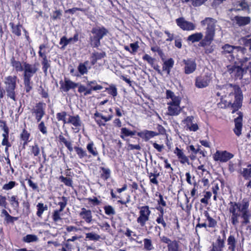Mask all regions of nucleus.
<instances>
[{
  "label": "nucleus",
  "instance_id": "1",
  "mask_svg": "<svg viewBox=\"0 0 251 251\" xmlns=\"http://www.w3.org/2000/svg\"><path fill=\"white\" fill-rule=\"evenodd\" d=\"M216 95L221 97V102L224 107L231 106L233 108L232 113L237 111L242 105L243 95L240 87L236 85L228 83L222 86H217Z\"/></svg>",
  "mask_w": 251,
  "mask_h": 251
},
{
  "label": "nucleus",
  "instance_id": "2",
  "mask_svg": "<svg viewBox=\"0 0 251 251\" xmlns=\"http://www.w3.org/2000/svg\"><path fill=\"white\" fill-rule=\"evenodd\" d=\"M249 200L247 198L243 199L240 202L230 201L228 203V210L230 214V220L233 226L239 223V219L243 213L249 209Z\"/></svg>",
  "mask_w": 251,
  "mask_h": 251
},
{
  "label": "nucleus",
  "instance_id": "3",
  "mask_svg": "<svg viewBox=\"0 0 251 251\" xmlns=\"http://www.w3.org/2000/svg\"><path fill=\"white\" fill-rule=\"evenodd\" d=\"M167 102V114L171 116H177L181 113L182 108L180 106L181 98L176 96L171 90H167L166 92Z\"/></svg>",
  "mask_w": 251,
  "mask_h": 251
},
{
  "label": "nucleus",
  "instance_id": "4",
  "mask_svg": "<svg viewBox=\"0 0 251 251\" xmlns=\"http://www.w3.org/2000/svg\"><path fill=\"white\" fill-rule=\"evenodd\" d=\"M18 78L15 75H9L4 78V91L6 93V96L8 98L14 101L17 100V89L18 87L17 81Z\"/></svg>",
  "mask_w": 251,
  "mask_h": 251
},
{
  "label": "nucleus",
  "instance_id": "5",
  "mask_svg": "<svg viewBox=\"0 0 251 251\" xmlns=\"http://www.w3.org/2000/svg\"><path fill=\"white\" fill-rule=\"evenodd\" d=\"M223 52L225 54H229V60L236 63V60H239L240 57L245 54L247 50L246 47L243 48L239 46H233L229 44H226L222 47Z\"/></svg>",
  "mask_w": 251,
  "mask_h": 251
},
{
  "label": "nucleus",
  "instance_id": "6",
  "mask_svg": "<svg viewBox=\"0 0 251 251\" xmlns=\"http://www.w3.org/2000/svg\"><path fill=\"white\" fill-rule=\"evenodd\" d=\"M92 33L94 35L90 38L91 45L94 48L98 47L100 40L107 34L108 30L104 27H96L92 28Z\"/></svg>",
  "mask_w": 251,
  "mask_h": 251
},
{
  "label": "nucleus",
  "instance_id": "7",
  "mask_svg": "<svg viewBox=\"0 0 251 251\" xmlns=\"http://www.w3.org/2000/svg\"><path fill=\"white\" fill-rule=\"evenodd\" d=\"M138 208L139 209V216L136 221L140 226L144 227L150 220L151 211L148 205L139 206Z\"/></svg>",
  "mask_w": 251,
  "mask_h": 251
},
{
  "label": "nucleus",
  "instance_id": "8",
  "mask_svg": "<svg viewBox=\"0 0 251 251\" xmlns=\"http://www.w3.org/2000/svg\"><path fill=\"white\" fill-rule=\"evenodd\" d=\"M198 118L194 115L185 117L181 121L184 128L190 131L196 132L199 129Z\"/></svg>",
  "mask_w": 251,
  "mask_h": 251
},
{
  "label": "nucleus",
  "instance_id": "9",
  "mask_svg": "<svg viewBox=\"0 0 251 251\" xmlns=\"http://www.w3.org/2000/svg\"><path fill=\"white\" fill-rule=\"evenodd\" d=\"M45 44H41L39 46V50L38 51L39 56L42 58L41 65L42 66V70L45 75H47L48 70L50 67V60H48L46 52L43 50V49L46 48Z\"/></svg>",
  "mask_w": 251,
  "mask_h": 251
},
{
  "label": "nucleus",
  "instance_id": "10",
  "mask_svg": "<svg viewBox=\"0 0 251 251\" xmlns=\"http://www.w3.org/2000/svg\"><path fill=\"white\" fill-rule=\"evenodd\" d=\"M217 21L212 18H205L201 22L202 26H207L205 34L214 37L215 34V26Z\"/></svg>",
  "mask_w": 251,
  "mask_h": 251
},
{
  "label": "nucleus",
  "instance_id": "11",
  "mask_svg": "<svg viewBox=\"0 0 251 251\" xmlns=\"http://www.w3.org/2000/svg\"><path fill=\"white\" fill-rule=\"evenodd\" d=\"M227 72L230 75L231 77L237 79H241L243 75L246 74L241 65H229L227 66Z\"/></svg>",
  "mask_w": 251,
  "mask_h": 251
},
{
  "label": "nucleus",
  "instance_id": "12",
  "mask_svg": "<svg viewBox=\"0 0 251 251\" xmlns=\"http://www.w3.org/2000/svg\"><path fill=\"white\" fill-rule=\"evenodd\" d=\"M46 103L39 102L35 104L31 112L34 115L37 122H39L45 115Z\"/></svg>",
  "mask_w": 251,
  "mask_h": 251
},
{
  "label": "nucleus",
  "instance_id": "13",
  "mask_svg": "<svg viewBox=\"0 0 251 251\" xmlns=\"http://www.w3.org/2000/svg\"><path fill=\"white\" fill-rule=\"evenodd\" d=\"M233 154L227 151H217L213 155V159L216 161L226 162L233 158Z\"/></svg>",
  "mask_w": 251,
  "mask_h": 251
},
{
  "label": "nucleus",
  "instance_id": "14",
  "mask_svg": "<svg viewBox=\"0 0 251 251\" xmlns=\"http://www.w3.org/2000/svg\"><path fill=\"white\" fill-rule=\"evenodd\" d=\"M9 63L13 70L16 72H22L24 70V62L20 61L19 57L16 56L13 53L10 57Z\"/></svg>",
  "mask_w": 251,
  "mask_h": 251
},
{
  "label": "nucleus",
  "instance_id": "15",
  "mask_svg": "<svg viewBox=\"0 0 251 251\" xmlns=\"http://www.w3.org/2000/svg\"><path fill=\"white\" fill-rule=\"evenodd\" d=\"M177 25L182 30L186 31L194 30L196 29V25L191 22L186 21L184 18L176 19Z\"/></svg>",
  "mask_w": 251,
  "mask_h": 251
},
{
  "label": "nucleus",
  "instance_id": "16",
  "mask_svg": "<svg viewBox=\"0 0 251 251\" xmlns=\"http://www.w3.org/2000/svg\"><path fill=\"white\" fill-rule=\"evenodd\" d=\"M211 80L209 75H203L198 76L195 80V86L198 88H203L208 86Z\"/></svg>",
  "mask_w": 251,
  "mask_h": 251
},
{
  "label": "nucleus",
  "instance_id": "17",
  "mask_svg": "<svg viewBox=\"0 0 251 251\" xmlns=\"http://www.w3.org/2000/svg\"><path fill=\"white\" fill-rule=\"evenodd\" d=\"M184 73L187 75L193 73L196 69L197 64L195 61L191 59H184Z\"/></svg>",
  "mask_w": 251,
  "mask_h": 251
},
{
  "label": "nucleus",
  "instance_id": "18",
  "mask_svg": "<svg viewBox=\"0 0 251 251\" xmlns=\"http://www.w3.org/2000/svg\"><path fill=\"white\" fill-rule=\"evenodd\" d=\"M174 153L176 155L181 164L190 165L189 157L185 154L183 150L176 147L174 151Z\"/></svg>",
  "mask_w": 251,
  "mask_h": 251
},
{
  "label": "nucleus",
  "instance_id": "19",
  "mask_svg": "<svg viewBox=\"0 0 251 251\" xmlns=\"http://www.w3.org/2000/svg\"><path fill=\"white\" fill-rule=\"evenodd\" d=\"M174 153L176 155L181 164L190 165L189 157L185 154L183 150L176 147L174 151Z\"/></svg>",
  "mask_w": 251,
  "mask_h": 251
},
{
  "label": "nucleus",
  "instance_id": "20",
  "mask_svg": "<svg viewBox=\"0 0 251 251\" xmlns=\"http://www.w3.org/2000/svg\"><path fill=\"white\" fill-rule=\"evenodd\" d=\"M174 153L176 155L181 164L190 165L189 157L185 154L183 150L176 147L174 151Z\"/></svg>",
  "mask_w": 251,
  "mask_h": 251
},
{
  "label": "nucleus",
  "instance_id": "21",
  "mask_svg": "<svg viewBox=\"0 0 251 251\" xmlns=\"http://www.w3.org/2000/svg\"><path fill=\"white\" fill-rule=\"evenodd\" d=\"M112 115H109L107 117L103 116L102 114L96 112L94 114V118L97 124L100 126H104L105 123L108 122L112 118Z\"/></svg>",
  "mask_w": 251,
  "mask_h": 251
},
{
  "label": "nucleus",
  "instance_id": "22",
  "mask_svg": "<svg viewBox=\"0 0 251 251\" xmlns=\"http://www.w3.org/2000/svg\"><path fill=\"white\" fill-rule=\"evenodd\" d=\"M38 65L39 64L38 63L31 64L27 62H24V70H23V72L35 75L39 70Z\"/></svg>",
  "mask_w": 251,
  "mask_h": 251
},
{
  "label": "nucleus",
  "instance_id": "23",
  "mask_svg": "<svg viewBox=\"0 0 251 251\" xmlns=\"http://www.w3.org/2000/svg\"><path fill=\"white\" fill-rule=\"evenodd\" d=\"M87 85L88 87H90V89L88 90L86 89V91L84 93L85 95L91 94L92 91H96L98 90H100L103 88L102 86L97 84L96 80L88 81L87 82Z\"/></svg>",
  "mask_w": 251,
  "mask_h": 251
},
{
  "label": "nucleus",
  "instance_id": "24",
  "mask_svg": "<svg viewBox=\"0 0 251 251\" xmlns=\"http://www.w3.org/2000/svg\"><path fill=\"white\" fill-rule=\"evenodd\" d=\"M137 134L138 136L144 139L145 141H147L150 139L158 135V133L153 131L144 130L141 132H138Z\"/></svg>",
  "mask_w": 251,
  "mask_h": 251
},
{
  "label": "nucleus",
  "instance_id": "25",
  "mask_svg": "<svg viewBox=\"0 0 251 251\" xmlns=\"http://www.w3.org/2000/svg\"><path fill=\"white\" fill-rule=\"evenodd\" d=\"M79 215L81 218L84 220L87 223H90L92 221V212L89 209L82 207Z\"/></svg>",
  "mask_w": 251,
  "mask_h": 251
},
{
  "label": "nucleus",
  "instance_id": "26",
  "mask_svg": "<svg viewBox=\"0 0 251 251\" xmlns=\"http://www.w3.org/2000/svg\"><path fill=\"white\" fill-rule=\"evenodd\" d=\"M9 133H2V140L1 141V145L5 146L4 151L6 154L9 155V148L11 147L12 143L9 140Z\"/></svg>",
  "mask_w": 251,
  "mask_h": 251
},
{
  "label": "nucleus",
  "instance_id": "27",
  "mask_svg": "<svg viewBox=\"0 0 251 251\" xmlns=\"http://www.w3.org/2000/svg\"><path fill=\"white\" fill-rule=\"evenodd\" d=\"M9 25L11 28V31L13 34L14 35L20 37L22 35V29L24 27L22 25L20 24L19 22L18 24H15L13 22H10Z\"/></svg>",
  "mask_w": 251,
  "mask_h": 251
},
{
  "label": "nucleus",
  "instance_id": "28",
  "mask_svg": "<svg viewBox=\"0 0 251 251\" xmlns=\"http://www.w3.org/2000/svg\"><path fill=\"white\" fill-rule=\"evenodd\" d=\"M225 247V241L219 236L215 243L212 244V248L209 251H223Z\"/></svg>",
  "mask_w": 251,
  "mask_h": 251
},
{
  "label": "nucleus",
  "instance_id": "29",
  "mask_svg": "<svg viewBox=\"0 0 251 251\" xmlns=\"http://www.w3.org/2000/svg\"><path fill=\"white\" fill-rule=\"evenodd\" d=\"M235 128H234V132L235 134L239 136L241 134L242 129V115L240 114L239 116L235 118L234 120Z\"/></svg>",
  "mask_w": 251,
  "mask_h": 251
},
{
  "label": "nucleus",
  "instance_id": "30",
  "mask_svg": "<svg viewBox=\"0 0 251 251\" xmlns=\"http://www.w3.org/2000/svg\"><path fill=\"white\" fill-rule=\"evenodd\" d=\"M30 136V133L25 128H24L20 135V139L23 141V149H25L26 146L30 141L29 140Z\"/></svg>",
  "mask_w": 251,
  "mask_h": 251
},
{
  "label": "nucleus",
  "instance_id": "31",
  "mask_svg": "<svg viewBox=\"0 0 251 251\" xmlns=\"http://www.w3.org/2000/svg\"><path fill=\"white\" fill-rule=\"evenodd\" d=\"M59 204L60 205V209L54 210L52 216V220L56 224H58L59 223L62 222L60 212L63 210V201L59 202Z\"/></svg>",
  "mask_w": 251,
  "mask_h": 251
},
{
  "label": "nucleus",
  "instance_id": "32",
  "mask_svg": "<svg viewBox=\"0 0 251 251\" xmlns=\"http://www.w3.org/2000/svg\"><path fill=\"white\" fill-rule=\"evenodd\" d=\"M231 20L239 26L246 25L250 23L251 19L249 17L235 16Z\"/></svg>",
  "mask_w": 251,
  "mask_h": 251
},
{
  "label": "nucleus",
  "instance_id": "33",
  "mask_svg": "<svg viewBox=\"0 0 251 251\" xmlns=\"http://www.w3.org/2000/svg\"><path fill=\"white\" fill-rule=\"evenodd\" d=\"M52 177L55 184L57 186H62V184H60V183L63 182V174L61 168L58 169L57 172L54 171V175Z\"/></svg>",
  "mask_w": 251,
  "mask_h": 251
},
{
  "label": "nucleus",
  "instance_id": "34",
  "mask_svg": "<svg viewBox=\"0 0 251 251\" xmlns=\"http://www.w3.org/2000/svg\"><path fill=\"white\" fill-rule=\"evenodd\" d=\"M1 214L5 217L4 220V222H5L6 224H13L15 221H16L19 219V217H13L10 215L5 209H3L1 210Z\"/></svg>",
  "mask_w": 251,
  "mask_h": 251
},
{
  "label": "nucleus",
  "instance_id": "35",
  "mask_svg": "<svg viewBox=\"0 0 251 251\" xmlns=\"http://www.w3.org/2000/svg\"><path fill=\"white\" fill-rule=\"evenodd\" d=\"M237 240L233 235H230L227 239V251H235Z\"/></svg>",
  "mask_w": 251,
  "mask_h": 251
},
{
  "label": "nucleus",
  "instance_id": "36",
  "mask_svg": "<svg viewBox=\"0 0 251 251\" xmlns=\"http://www.w3.org/2000/svg\"><path fill=\"white\" fill-rule=\"evenodd\" d=\"M174 65V60L172 58L168 59L163 63L162 67L163 71L166 72L168 75L170 74L171 70L173 67Z\"/></svg>",
  "mask_w": 251,
  "mask_h": 251
},
{
  "label": "nucleus",
  "instance_id": "37",
  "mask_svg": "<svg viewBox=\"0 0 251 251\" xmlns=\"http://www.w3.org/2000/svg\"><path fill=\"white\" fill-rule=\"evenodd\" d=\"M203 215L206 218L208 223L207 224L208 227L214 228L216 226L217 223V221L213 218L210 217L207 211H204Z\"/></svg>",
  "mask_w": 251,
  "mask_h": 251
},
{
  "label": "nucleus",
  "instance_id": "38",
  "mask_svg": "<svg viewBox=\"0 0 251 251\" xmlns=\"http://www.w3.org/2000/svg\"><path fill=\"white\" fill-rule=\"evenodd\" d=\"M30 154L34 157L40 158V149L37 143L29 146Z\"/></svg>",
  "mask_w": 251,
  "mask_h": 251
},
{
  "label": "nucleus",
  "instance_id": "39",
  "mask_svg": "<svg viewBox=\"0 0 251 251\" xmlns=\"http://www.w3.org/2000/svg\"><path fill=\"white\" fill-rule=\"evenodd\" d=\"M105 56L104 52H94L92 53L91 57V62L92 65H95L98 60L103 58Z\"/></svg>",
  "mask_w": 251,
  "mask_h": 251
},
{
  "label": "nucleus",
  "instance_id": "40",
  "mask_svg": "<svg viewBox=\"0 0 251 251\" xmlns=\"http://www.w3.org/2000/svg\"><path fill=\"white\" fill-rule=\"evenodd\" d=\"M203 34L201 32H196L189 35L187 38V41L192 43L198 42L201 41L203 37Z\"/></svg>",
  "mask_w": 251,
  "mask_h": 251
},
{
  "label": "nucleus",
  "instance_id": "41",
  "mask_svg": "<svg viewBox=\"0 0 251 251\" xmlns=\"http://www.w3.org/2000/svg\"><path fill=\"white\" fill-rule=\"evenodd\" d=\"M25 91L29 93L33 89V82L32 79L23 78Z\"/></svg>",
  "mask_w": 251,
  "mask_h": 251
},
{
  "label": "nucleus",
  "instance_id": "42",
  "mask_svg": "<svg viewBox=\"0 0 251 251\" xmlns=\"http://www.w3.org/2000/svg\"><path fill=\"white\" fill-rule=\"evenodd\" d=\"M37 212L36 215L39 218L42 217V214L45 211L48 210V206L46 204H44L43 203L39 202L37 205Z\"/></svg>",
  "mask_w": 251,
  "mask_h": 251
},
{
  "label": "nucleus",
  "instance_id": "43",
  "mask_svg": "<svg viewBox=\"0 0 251 251\" xmlns=\"http://www.w3.org/2000/svg\"><path fill=\"white\" fill-rule=\"evenodd\" d=\"M249 9V5L245 1H242L240 2L238 4H234V7L231 8L230 11L246 10Z\"/></svg>",
  "mask_w": 251,
  "mask_h": 251
},
{
  "label": "nucleus",
  "instance_id": "44",
  "mask_svg": "<svg viewBox=\"0 0 251 251\" xmlns=\"http://www.w3.org/2000/svg\"><path fill=\"white\" fill-rule=\"evenodd\" d=\"M240 173L245 179H250L251 178V164L248 165L246 168H243L241 170Z\"/></svg>",
  "mask_w": 251,
  "mask_h": 251
},
{
  "label": "nucleus",
  "instance_id": "45",
  "mask_svg": "<svg viewBox=\"0 0 251 251\" xmlns=\"http://www.w3.org/2000/svg\"><path fill=\"white\" fill-rule=\"evenodd\" d=\"M78 86V84L72 81L66 79L64 83V91H68L71 89H74Z\"/></svg>",
  "mask_w": 251,
  "mask_h": 251
},
{
  "label": "nucleus",
  "instance_id": "46",
  "mask_svg": "<svg viewBox=\"0 0 251 251\" xmlns=\"http://www.w3.org/2000/svg\"><path fill=\"white\" fill-rule=\"evenodd\" d=\"M214 37L213 36L205 34L204 37V39L200 42L199 45L200 47H204L207 45H209L211 44L212 41L214 39Z\"/></svg>",
  "mask_w": 251,
  "mask_h": 251
},
{
  "label": "nucleus",
  "instance_id": "47",
  "mask_svg": "<svg viewBox=\"0 0 251 251\" xmlns=\"http://www.w3.org/2000/svg\"><path fill=\"white\" fill-rule=\"evenodd\" d=\"M69 122L72 124L76 129L78 128L81 126V122L78 116L70 117Z\"/></svg>",
  "mask_w": 251,
  "mask_h": 251
},
{
  "label": "nucleus",
  "instance_id": "48",
  "mask_svg": "<svg viewBox=\"0 0 251 251\" xmlns=\"http://www.w3.org/2000/svg\"><path fill=\"white\" fill-rule=\"evenodd\" d=\"M11 206L14 209H18L19 208L20 202L18 197L15 195H13L11 197L9 200Z\"/></svg>",
  "mask_w": 251,
  "mask_h": 251
},
{
  "label": "nucleus",
  "instance_id": "49",
  "mask_svg": "<svg viewBox=\"0 0 251 251\" xmlns=\"http://www.w3.org/2000/svg\"><path fill=\"white\" fill-rule=\"evenodd\" d=\"M86 148L89 153L92 154L94 156L98 155V152L96 147H94V144L93 142H91L87 144Z\"/></svg>",
  "mask_w": 251,
  "mask_h": 251
},
{
  "label": "nucleus",
  "instance_id": "50",
  "mask_svg": "<svg viewBox=\"0 0 251 251\" xmlns=\"http://www.w3.org/2000/svg\"><path fill=\"white\" fill-rule=\"evenodd\" d=\"M38 239L37 236L34 234H27L23 237V241L25 243H30L36 242Z\"/></svg>",
  "mask_w": 251,
  "mask_h": 251
},
{
  "label": "nucleus",
  "instance_id": "51",
  "mask_svg": "<svg viewBox=\"0 0 251 251\" xmlns=\"http://www.w3.org/2000/svg\"><path fill=\"white\" fill-rule=\"evenodd\" d=\"M32 176H30L29 178H26L25 180L27 181L29 186L32 189V191L39 192V189L37 183L34 182L32 180Z\"/></svg>",
  "mask_w": 251,
  "mask_h": 251
},
{
  "label": "nucleus",
  "instance_id": "52",
  "mask_svg": "<svg viewBox=\"0 0 251 251\" xmlns=\"http://www.w3.org/2000/svg\"><path fill=\"white\" fill-rule=\"evenodd\" d=\"M18 185L15 181H10L7 183L4 184L2 187V189L5 191L10 190Z\"/></svg>",
  "mask_w": 251,
  "mask_h": 251
},
{
  "label": "nucleus",
  "instance_id": "53",
  "mask_svg": "<svg viewBox=\"0 0 251 251\" xmlns=\"http://www.w3.org/2000/svg\"><path fill=\"white\" fill-rule=\"evenodd\" d=\"M144 249L147 251H151L154 249L151 239L145 238L143 240Z\"/></svg>",
  "mask_w": 251,
  "mask_h": 251
},
{
  "label": "nucleus",
  "instance_id": "54",
  "mask_svg": "<svg viewBox=\"0 0 251 251\" xmlns=\"http://www.w3.org/2000/svg\"><path fill=\"white\" fill-rule=\"evenodd\" d=\"M121 134L122 135H121L120 136L122 138L124 139V136H129L134 135L135 134V132L131 131L126 127H123L121 129Z\"/></svg>",
  "mask_w": 251,
  "mask_h": 251
},
{
  "label": "nucleus",
  "instance_id": "55",
  "mask_svg": "<svg viewBox=\"0 0 251 251\" xmlns=\"http://www.w3.org/2000/svg\"><path fill=\"white\" fill-rule=\"evenodd\" d=\"M179 245L176 240H173V243L167 246V251H178Z\"/></svg>",
  "mask_w": 251,
  "mask_h": 251
},
{
  "label": "nucleus",
  "instance_id": "56",
  "mask_svg": "<svg viewBox=\"0 0 251 251\" xmlns=\"http://www.w3.org/2000/svg\"><path fill=\"white\" fill-rule=\"evenodd\" d=\"M106 90L109 94L112 95L114 97H116L118 94L117 89L113 84H111L108 88H106Z\"/></svg>",
  "mask_w": 251,
  "mask_h": 251
},
{
  "label": "nucleus",
  "instance_id": "57",
  "mask_svg": "<svg viewBox=\"0 0 251 251\" xmlns=\"http://www.w3.org/2000/svg\"><path fill=\"white\" fill-rule=\"evenodd\" d=\"M87 64L88 62H85L84 63H80L78 66V71L81 75L87 74L88 70L86 67V65Z\"/></svg>",
  "mask_w": 251,
  "mask_h": 251
},
{
  "label": "nucleus",
  "instance_id": "58",
  "mask_svg": "<svg viewBox=\"0 0 251 251\" xmlns=\"http://www.w3.org/2000/svg\"><path fill=\"white\" fill-rule=\"evenodd\" d=\"M78 40V35L75 34L73 38L67 39L64 37V47L70 43H74Z\"/></svg>",
  "mask_w": 251,
  "mask_h": 251
},
{
  "label": "nucleus",
  "instance_id": "59",
  "mask_svg": "<svg viewBox=\"0 0 251 251\" xmlns=\"http://www.w3.org/2000/svg\"><path fill=\"white\" fill-rule=\"evenodd\" d=\"M75 150L80 158H82L87 156L86 151L81 148L75 147Z\"/></svg>",
  "mask_w": 251,
  "mask_h": 251
},
{
  "label": "nucleus",
  "instance_id": "60",
  "mask_svg": "<svg viewBox=\"0 0 251 251\" xmlns=\"http://www.w3.org/2000/svg\"><path fill=\"white\" fill-rule=\"evenodd\" d=\"M101 170L102 171V173L101 174V177L104 180H106L109 178L110 176V170L108 168H106L104 167H101Z\"/></svg>",
  "mask_w": 251,
  "mask_h": 251
},
{
  "label": "nucleus",
  "instance_id": "61",
  "mask_svg": "<svg viewBox=\"0 0 251 251\" xmlns=\"http://www.w3.org/2000/svg\"><path fill=\"white\" fill-rule=\"evenodd\" d=\"M23 206V210L25 212V213L28 215L30 213V204L29 200H26L22 202Z\"/></svg>",
  "mask_w": 251,
  "mask_h": 251
},
{
  "label": "nucleus",
  "instance_id": "62",
  "mask_svg": "<svg viewBox=\"0 0 251 251\" xmlns=\"http://www.w3.org/2000/svg\"><path fill=\"white\" fill-rule=\"evenodd\" d=\"M86 238L92 241H98L100 239V236L93 232L86 234Z\"/></svg>",
  "mask_w": 251,
  "mask_h": 251
},
{
  "label": "nucleus",
  "instance_id": "63",
  "mask_svg": "<svg viewBox=\"0 0 251 251\" xmlns=\"http://www.w3.org/2000/svg\"><path fill=\"white\" fill-rule=\"evenodd\" d=\"M62 16L61 11L60 10H56L53 11L52 14L50 15V18L53 20H57L58 19H61V17Z\"/></svg>",
  "mask_w": 251,
  "mask_h": 251
},
{
  "label": "nucleus",
  "instance_id": "64",
  "mask_svg": "<svg viewBox=\"0 0 251 251\" xmlns=\"http://www.w3.org/2000/svg\"><path fill=\"white\" fill-rule=\"evenodd\" d=\"M105 213L109 216L115 214V211L114 208L111 205H106L104 207Z\"/></svg>",
  "mask_w": 251,
  "mask_h": 251
}]
</instances>
